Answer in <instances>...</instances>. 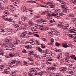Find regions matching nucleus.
I'll list each match as a JSON object with an SVG mask.
<instances>
[{"instance_id":"f257e3e1","label":"nucleus","mask_w":76,"mask_h":76,"mask_svg":"<svg viewBox=\"0 0 76 76\" xmlns=\"http://www.w3.org/2000/svg\"><path fill=\"white\" fill-rule=\"evenodd\" d=\"M5 40L6 41L3 42L2 44H0V45H1L2 48L4 47L5 48V50H7V49H6L9 47V44H7V43L10 41L11 39H9V37H7L6 39Z\"/></svg>"},{"instance_id":"f03ea898","label":"nucleus","mask_w":76,"mask_h":76,"mask_svg":"<svg viewBox=\"0 0 76 76\" xmlns=\"http://www.w3.org/2000/svg\"><path fill=\"white\" fill-rule=\"evenodd\" d=\"M4 15H3L2 17L3 18H4L3 19H4L5 20H8L9 22L11 21V20H12V19L11 18H6L5 17L6 16H7V15H9V12L8 11V10H7V11L4 12Z\"/></svg>"},{"instance_id":"7ed1b4c3","label":"nucleus","mask_w":76,"mask_h":76,"mask_svg":"<svg viewBox=\"0 0 76 76\" xmlns=\"http://www.w3.org/2000/svg\"><path fill=\"white\" fill-rule=\"evenodd\" d=\"M69 31L70 33H74L73 35H76V30L75 28L73 27H70L69 28Z\"/></svg>"},{"instance_id":"20e7f679","label":"nucleus","mask_w":76,"mask_h":76,"mask_svg":"<svg viewBox=\"0 0 76 76\" xmlns=\"http://www.w3.org/2000/svg\"><path fill=\"white\" fill-rule=\"evenodd\" d=\"M7 50H11L12 51H14L15 50V48H13V44L11 43H9V47H8L7 48Z\"/></svg>"},{"instance_id":"39448f33","label":"nucleus","mask_w":76,"mask_h":76,"mask_svg":"<svg viewBox=\"0 0 76 76\" xmlns=\"http://www.w3.org/2000/svg\"><path fill=\"white\" fill-rule=\"evenodd\" d=\"M21 10L24 12H26L28 11V9L26 8V7L24 6H22L21 7Z\"/></svg>"},{"instance_id":"423d86ee","label":"nucleus","mask_w":76,"mask_h":76,"mask_svg":"<svg viewBox=\"0 0 76 76\" xmlns=\"http://www.w3.org/2000/svg\"><path fill=\"white\" fill-rule=\"evenodd\" d=\"M9 8L11 12H15V7H13V6L10 5L9 6Z\"/></svg>"},{"instance_id":"0eeeda50","label":"nucleus","mask_w":76,"mask_h":76,"mask_svg":"<svg viewBox=\"0 0 76 76\" xmlns=\"http://www.w3.org/2000/svg\"><path fill=\"white\" fill-rule=\"evenodd\" d=\"M52 32H54V35H57L58 36V34H57L58 33V31H56L55 30V28H51Z\"/></svg>"},{"instance_id":"6e6552de","label":"nucleus","mask_w":76,"mask_h":76,"mask_svg":"<svg viewBox=\"0 0 76 76\" xmlns=\"http://www.w3.org/2000/svg\"><path fill=\"white\" fill-rule=\"evenodd\" d=\"M26 34H27V32L26 31H24L22 32L21 35L20 36V38H22V37H25L26 36Z\"/></svg>"},{"instance_id":"1a4fd4ad","label":"nucleus","mask_w":76,"mask_h":76,"mask_svg":"<svg viewBox=\"0 0 76 76\" xmlns=\"http://www.w3.org/2000/svg\"><path fill=\"white\" fill-rule=\"evenodd\" d=\"M17 61L16 60H11L10 61V65H12V66H15V63H16Z\"/></svg>"},{"instance_id":"9d476101","label":"nucleus","mask_w":76,"mask_h":76,"mask_svg":"<svg viewBox=\"0 0 76 76\" xmlns=\"http://www.w3.org/2000/svg\"><path fill=\"white\" fill-rule=\"evenodd\" d=\"M69 24H67L65 25V26L62 28V29L64 30H67V29H69Z\"/></svg>"},{"instance_id":"9b49d317","label":"nucleus","mask_w":76,"mask_h":76,"mask_svg":"<svg viewBox=\"0 0 76 76\" xmlns=\"http://www.w3.org/2000/svg\"><path fill=\"white\" fill-rule=\"evenodd\" d=\"M3 54H4V50L2 49H0V56H1V58L2 56H4Z\"/></svg>"},{"instance_id":"f8f14e48","label":"nucleus","mask_w":76,"mask_h":76,"mask_svg":"<svg viewBox=\"0 0 76 76\" xmlns=\"http://www.w3.org/2000/svg\"><path fill=\"white\" fill-rule=\"evenodd\" d=\"M61 11V10L60 9H57L55 11V13L57 14L58 13H60Z\"/></svg>"},{"instance_id":"ddd939ff","label":"nucleus","mask_w":76,"mask_h":76,"mask_svg":"<svg viewBox=\"0 0 76 76\" xmlns=\"http://www.w3.org/2000/svg\"><path fill=\"white\" fill-rule=\"evenodd\" d=\"M59 69L62 73H63L64 72V71H66V69L64 68H61Z\"/></svg>"},{"instance_id":"4468645a","label":"nucleus","mask_w":76,"mask_h":76,"mask_svg":"<svg viewBox=\"0 0 76 76\" xmlns=\"http://www.w3.org/2000/svg\"><path fill=\"white\" fill-rule=\"evenodd\" d=\"M20 42V41L19 40H15L13 42V44H18L19 42Z\"/></svg>"},{"instance_id":"2eb2a0df","label":"nucleus","mask_w":76,"mask_h":76,"mask_svg":"<svg viewBox=\"0 0 76 76\" xmlns=\"http://www.w3.org/2000/svg\"><path fill=\"white\" fill-rule=\"evenodd\" d=\"M28 23H29V25L32 26L34 25V23L32 22V20H30L28 21Z\"/></svg>"},{"instance_id":"dca6fc26","label":"nucleus","mask_w":76,"mask_h":76,"mask_svg":"<svg viewBox=\"0 0 76 76\" xmlns=\"http://www.w3.org/2000/svg\"><path fill=\"white\" fill-rule=\"evenodd\" d=\"M50 61H53V59H49L48 60H47V61L48 62V64H51V63L50 62Z\"/></svg>"},{"instance_id":"f3484780","label":"nucleus","mask_w":76,"mask_h":76,"mask_svg":"<svg viewBox=\"0 0 76 76\" xmlns=\"http://www.w3.org/2000/svg\"><path fill=\"white\" fill-rule=\"evenodd\" d=\"M69 58H70L69 57V56H66L65 58V60H66L65 61H66V62L69 61Z\"/></svg>"},{"instance_id":"a211bd4d","label":"nucleus","mask_w":76,"mask_h":76,"mask_svg":"<svg viewBox=\"0 0 76 76\" xmlns=\"http://www.w3.org/2000/svg\"><path fill=\"white\" fill-rule=\"evenodd\" d=\"M7 32L8 34H12V30L11 29H9L7 30Z\"/></svg>"},{"instance_id":"6ab92c4d","label":"nucleus","mask_w":76,"mask_h":76,"mask_svg":"<svg viewBox=\"0 0 76 76\" xmlns=\"http://www.w3.org/2000/svg\"><path fill=\"white\" fill-rule=\"evenodd\" d=\"M14 27L15 28H16V30L17 31V30H18V29H19V27L18 25L16 24L14 26Z\"/></svg>"},{"instance_id":"aec40b11","label":"nucleus","mask_w":76,"mask_h":76,"mask_svg":"<svg viewBox=\"0 0 76 76\" xmlns=\"http://www.w3.org/2000/svg\"><path fill=\"white\" fill-rule=\"evenodd\" d=\"M43 21H44V19H41L37 20V22L38 23H42V22H43Z\"/></svg>"},{"instance_id":"412c9836","label":"nucleus","mask_w":76,"mask_h":76,"mask_svg":"<svg viewBox=\"0 0 76 76\" xmlns=\"http://www.w3.org/2000/svg\"><path fill=\"white\" fill-rule=\"evenodd\" d=\"M48 51V50H46L45 51H44L43 52H42V54H48L47 52Z\"/></svg>"},{"instance_id":"4be33fe9","label":"nucleus","mask_w":76,"mask_h":76,"mask_svg":"<svg viewBox=\"0 0 76 76\" xmlns=\"http://www.w3.org/2000/svg\"><path fill=\"white\" fill-rule=\"evenodd\" d=\"M20 53L18 52L15 54H14V57H16V56H20Z\"/></svg>"},{"instance_id":"5701e85b","label":"nucleus","mask_w":76,"mask_h":76,"mask_svg":"<svg viewBox=\"0 0 76 76\" xmlns=\"http://www.w3.org/2000/svg\"><path fill=\"white\" fill-rule=\"evenodd\" d=\"M29 2H31V3H36L37 2V0H32L30 1H28Z\"/></svg>"},{"instance_id":"b1692460","label":"nucleus","mask_w":76,"mask_h":76,"mask_svg":"<svg viewBox=\"0 0 76 76\" xmlns=\"http://www.w3.org/2000/svg\"><path fill=\"white\" fill-rule=\"evenodd\" d=\"M34 26L35 27H40V28L41 27H43L42 25H39L38 24H35L34 25Z\"/></svg>"},{"instance_id":"393cba45","label":"nucleus","mask_w":76,"mask_h":76,"mask_svg":"<svg viewBox=\"0 0 76 76\" xmlns=\"http://www.w3.org/2000/svg\"><path fill=\"white\" fill-rule=\"evenodd\" d=\"M46 64H43L41 65V67L42 68H43V67L45 68L46 67Z\"/></svg>"},{"instance_id":"a878e982","label":"nucleus","mask_w":76,"mask_h":76,"mask_svg":"<svg viewBox=\"0 0 76 76\" xmlns=\"http://www.w3.org/2000/svg\"><path fill=\"white\" fill-rule=\"evenodd\" d=\"M58 26H61V27H63V26H64V24H63V23H60L59 24Z\"/></svg>"},{"instance_id":"bb28decb","label":"nucleus","mask_w":76,"mask_h":76,"mask_svg":"<svg viewBox=\"0 0 76 76\" xmlns=\"http://www.w3.org/2000/svg\"><path fill=\"white\" fill-rule=\"evenodd\" d=\"M43 3L44 4H47V5H50V4H53V3L51 2H48V3H47V2H44Z\"/></svg>"},{"instance_id":"cd10ccee","label":"nucleus","mask_w":76,"mask_h":76,"mask_svg":"<svg viewBox=\"0 0 76 76\" xmlns=\"http://www.w3.org/2000/svg\"><path fill=\"white\" fill-rule=\"evenodd\" d=\"M66 10H69V7H66L64 9V12H65V13H67V12L66 11Z\"/></svg>"},{"instance_id":"c85d7f7f","label":"nucleus","mask_w":76,"mask_h":76,"mask_svg":"<svg viewBox=\"0 0 76 76\" xmlns=\"http://www.w3.org/2000/svg\"><path fill=\"white\" fill-rule=\"evenodd\" d=\"M62 46L63 47H64V48H67V44H62Z\"/></svg>"},{"instance_id":"c756f323","label":"nucleus","mask_w":76,"mask_h":76,"mask_svg":"<svg viewBox=\"0 0 76 76\" xmlns=\"http://www.w3.org/2000/svg\"><path fill=\"white\" fill-rule=\"evenodd\" d=\"M28 64V62L26 61H24L23 63V64L24 66H26Z\"/></svg>"},{"instance_id":"7c9ffc66","label":"nucleus","mask_w":76,"mask_h":76,"mask_svg":"<svg viewBox=\"0 0 76 76\" xmlns=\"http://www.w3.org/2000/svg\"><path fill=\"white\" fill-rule=\"evenodd\" d=\"M34 32H29L28 33V35H34Z\"/></svg>"},{"instance_id":"2f4dec72","label":"nucleus","mask_w":76,"mask_h":76,"mask_svg":"<svg viewBox=\"0 0 76 76\" xmlns=\"http://www.w3.org/2000/svg\"><path fill=\"white\" fill-rule=\"evenodd\" d=\"M32 48V46H26V48L27 49H28V48Z\"/></svg>"},{"instance_id":"473e14b6","label":"nucleus","mask_w":76,"mask_h":76,"mask_svg":"<svg viewBox=\"0 0 76 76\" xmlns=\"http://www.w3.org/2000/svg\"><path fill=\"white\" fill-rule=\"evenodd\" d=\"M69 18H72V17H74L75 16V15L74 14H71L70 15H69Z\"/></svg>"},{"instance_id":"72a5a7b5","label":"nucleus","mask_w":76,"mask_h":76,"mask_svg":"<svg viewBox=\"0 0 76 76\" xmlns=\"http://www.w3.org/2000/svg\"><path fill=\"white\" fill-rule=\"evenodd\" d=\"M39 28H40V27H35L34 28H35V30L36 31H38V30L39 29Z\"/></svg>"},{"instance_id":"f704fd0d","label":"nucleus","mask_w":76,"mask_h":76,"mask_svg":"<svg viewBox=\"0 0 76 76\" xmlns=\"http://www.w3.org/2000/svg\"><path fill=\"white\" fill-rule=\"evenodd\" d=\"M32 69V70L30 71V72H34L36 71V70L34 68H31Z\"/></svg>"},{"instance_id":"c9c22d12","label":"nucleus","mask_w":76,"mask_h":76,"mask_svg":"<svg viewBox=\"0 0 76 76\" xmlns=\"http://www.w3.org/2000/svg\"><path fill=\"white\" fill-rule=\"evenodd\" d=\"M4 66L3 65H0V69H4Z\"/></svg>"},{"instance_id":"e433bc0d","label":"nucleus","mask_w":76,"mask_h":76,"mask_svg":"<svg viewBox=\"0 0 76 76\" xmlns=\"http://www.w3.org/2000/svg\"><path fill=\"white\" fill-rule=\"evenodd\" d=\"M71 2L72 3H74V4H76V0H71Z\"/></svg>"},{"instance_id":"4c0bfd02","label":"nucleus","mask_w":76,"mask_h":76,"mask_svg":"<svg viewBox=\"0 0 76 76\" xmlns=\"http://www.w3.org/2000/svg\"><path fill=\"white\" fill-rule=\"evenodd\" d=\"M38 50L39 51V52H42V49H41V48L39 47L38 48Z\"/></svg>"},{"instance_id":"58836bf2","label":"nucleus","mask_w":76,"mask_h":76,"mask_svg":"<svg viewBox=\"0 0 76 76\" xmlns=\"http://www.w3.org/2000/svg\"><path fill=\"white\" fill-rule=\"evenodd\" d=\"M42 26H43V27H40L39 28V29H40V30H41V31H44V28L43 25H42Z\"/></svg>"},{"instance_id":"ea45409f","label":"nucleus","mask_w":76,"mask_h":76,"mask_svg":"<svg viewBox=\"0 0 76 76\" xmlns=\"http://www.w3.org/2000/svg\"><path fill=\"white\" fill-rule=\"evenodd\" d=\"M34 35L35 37H39V36L38 35V34H35V33H34Z\"/></svg>"},{"instance_id":"a19ab883","label":"nucleus","mask_w":76,"mask_h":76,"mask_svg":"<svg viewBox=\"0 0 76 76\" xmlns=\"http://www.w3.org/2000/svg\"><path fill=\"white\" fill-rule=\"evenodd\" d=\"M55 45H56V46H59V45H60V44L59 43H58L57 42H56L55 43Z\"/></svg>"},{"instance_id":"79ce46f5","label":"nucleus","mask_w":76,"mask_h":76,"mask_svg":"<svg viewBox=\"0 0 76 76\" xmlns=\"http://www.w3.org/2000/svg\"><path fill=\"white\" fill-rule=\"evenodd\" d=\"M5 70H8V71H7V72H10V69L9 68H6Z\"/></svg>"},{"instance_id":"37998d69","label":"nucleus","mask_w":76,"mask_h":76,"mask_svg":"<svg viewBox=\"0 0 76 76\" xmlns=\"http://www.w3.org/2000/svg\"><path fill=\"white\" fill-rule=\"evenodd\" d=\"M47 72L48 73V74L46 76H53V75H51V74L49 75V74L50 73V72L48 71Z\"/></svg>"},{"instance_id":"c03bdc74","label":"nucleus","mask_w":76,"mask_h":76,"mask_svg":"<svg viewBox=\"0 0 76 76\" xmlns=\"http://www.w3.org/2000/svg\"><path fill=\"white\" fill-rule=\"evenodd\" d=\"M58 57L60 58H61L62 56H61V53H60L59 54H58Z\"/></svg>"},{"instance_id":"a18cd8bd","label":"nucleus","mask_w":76,"mask_h":76,"mask_svg":"<svg viewBox=\"0 0 76 76\" xmlns=\"http://www.w3.org/2000/svg\"><path fill=\"white\" fill-rule=\"evenodd\" d=\"M9 56L10 57H13L14 56V54H9Z\"/></svg>"},{"instance_id":"49530a36","label":"nucleus","mask_w":76,"mask_h":76,"mask_svg":"<svg viewBox=\"0 0 76 76\" xmlns=\"http://www.w3.org/2000/svg\"><path fill=\"white\" fill-rule=\"evenodd\" d=\"M75 55H72L70 56V57L72 58V59H73L74 60V58H75Z\"/></svg>"},{"instance_id":"de8ad7c7","label":"nucleus","mask_w":76,"mask_h":76,"mask_svg":"<svg viewBox=\"0 0 76 76\" xmlns=\"http://www.w3.org/2000/svg\"><path fill=\"white\" fill-rule=\"evenodd\" d=\"M23 25H24V26H26H26H28V24H27V23H23Z\"/></svg>"},{"instance_id":"09e8293b","label":"nucleus","mask_w":76,"mask_h":76,"mask_svg":"<svg viewBox=\"0 0 76 76\" xmlns=\"http://www.w3.org/2000/svg\"><path fill=\"white\" fill-rule=\"evenodd\" d=\"M28 75L29 76H34L33 75H32V73L29 72Z\"/></svg>"},{"instance_id":"8fccbe9b","label":"nucleus","mask_w":76,"mask_h":76,"mask_svg":"<svg viewBox=\"0 0 76 76\" xmlns=\"http://www.w3.org/2000/svg\"><path fill=\"white\" fill-rule=\"evenodd\" d=\"M72 22H75L76 21V18H73L72 19Z\"/></svg>"},{"instance_id":"3c124183","label":"nucleus","mask_w":76,"mask_h":76,"mask_svg":"<svg viewBox=\"0 0 76 76\" xmlns=\"http://www.w3.org/2000/svg\"><path fill=\"white\" fill-rule=\"evenodd\" d=\"M41 47L42 48H45V46H44L43 44L41 45Z\"/></svg>"},{"instance_id":"603ef678","label":"nucleus","mask_w":76,"mask_h":76,"mask_svg":"<svg viewBox=\"0 0 76 76\" xmlns=\"http://www.w3.org/2000/svg\"><path fill=\"white\" fill-rule=\"evenodd\" d=\"M52 16H56V15H57V14H55L54 13H53L51 14Z\"/></svg>"},{"instance_id":"864d4df0","label":"nucleus","mask_w":76,"mask_h":76,"mask_svg":"<svg viewBox=\"0 0 76 76\" xmlns=\"http://www.w3.org/2000/svg\"><path fill=\"white\" fill-rule=\"evenodd\" d=\"M22 52L23 53H26V50L25 49H23L22 50Z\"/></svg>"},{"instance_id":"5fc2aeb1","label":"nucleus","mask_w":76,"mask_h":76,"mask_svg":"<svg viewBox=\"0 0 76 76\" xmlns=\"http://www.w3.org/2000/svg\"><path fill=\"white\" fill-rule=\"evenodd\" d=\"M64 14L63 13H59L58 14V15H59V16H63V15H64Z\"/></svg>"},{"instance_id":"6e6d98bb","label":"nucleus","mask_w":76,"mask_h":76,"mask_svg":"<svg viewBox=\"0 0 76 76\" xmlns=\"http://www.w3.org/2000/svg\"><path fill=\"white\" fill-rule=\"evenodd\" d=\"M31 30H32V31H36L35 30V27L32 28H31Z\"/></svg>"},{"instance_id":"4d7b16f0","label":"nucleus","mask_w":76,"mask_h":76,"mask_svg":"<svg viewBox=\"0 0 76 76\" xmlns=\"http://www.w3.org/2000/svg\"><path fill=\"white\" fill-rule=\"evenodd\" d=\"M42 73L41 72H40L38 73V75H39V76H42Z\"/></svg>"},{"instance_id":"13d9d810","label":"nucleus","mask_w":76,"mask_h":76,"mask_svg":"<svg viewBox=\"0 0 76 76\" xmlns=\"http://www.w3.org/2000/svg\"><path fill=\"white\" fill-rule=\"evenodd\" d=\"M47 69L48 70H51V67H48L47 68Z\"/></svg>"},{"instance_id":"bf43d9fd","label":"nucleus","mask_w":76,"mask_h":76,"mask_svg":"<svg viewBox=\"0 0 76 76\" xmlns=\"http://www.w3.org/2000/svg\"><path fill=\"white\" fill-rule=\"evenodd\" d=\"M51 69H52V70H55V69H56V68L52 66L51 67Z\"/></svg>"},{"instance_id":"052dcab7","label":"nucleus","mask_w":76,"mask_h":76,"mask_svg":"<svg viewBox=\"0 0 76 76\" xmlns=\"http://www.w3.org/2000/svg\"><path fill=\"white\" fill-rule=\"evenodd\" d=\"M49 6H50V8H53L54 7V5H53L52 4L49 5Z\"/></svg>"},{"instance_id":"680f3d73","label":"nucleus","mask_w":76,"mask_h":76,"mask_svg":"<svg viewBox=\"0 0 76 76\" xmlns=\"http://www.w3.org/2000/svg\"><path fill=\"white\" fill-rule=\"evenodd\" d=\"M23 23L21 21H20L18 23L19 24H20V25H23Z\"/></svg>"},{"instance_id":"e2e57ef3","label":"nucleus","mask_w":76,"mask_h":76,"mask_svg":"<svg viewBox=\"0 0 76 76\" xmlns=\"http://www.w3.org/2000/svg\"><path fill=\"white\" fill-rule=\"evenodd\" d=\"M58 51V52H61V49H58L57 50L55 51Z\"/></svg>"},{"instance_id":"0e129e2a","label":"nucleus","mask_w":76,"mask_h":76,"mask_svg":"<svg viewBox=\"0 0 76 76\" xmlns=\"http://www.w3.org/2000/svg\"><path fill=\"white\" fill-rule=\"evenodd\" d=\"M13 4L15 6H18V4L16 2H14Z\"/></svg>"},{"instance_id":"69168bd1","label":"nucleus","mask_w":76,"mask_h":76,"mask_svg":"<svg viewBox=\"0 0 76 76\" xmlns=\"http://www.w3.org/2000/svg\"><path fill=\"white\" fill-rule=\"evenodd\" d=\"M50 41H51V42H54V39L53 38H51L50 39Z\"/></svg>"},{"instance_id":"338daca9","label":"nucleus","mask_w":76,"mask_h":76,"mask_svg":"<svg viewBox=\"0 0 76 76\" xmlns=\"http://www.w3.org/2000/svg\"><path fill=\"white\" fill-rule=\"evenodd\" d=\"M69 37H70L71 38H74V36L71 34H69Z\"/></svg>"},{"instance_id":"774afa93","label":"nucleus","mask_w":76,"mask_h":76,"mask_svg":"<svg viewBox=\"0 0 76 76\" xmlns=\"http://www.w3.org/2000/svg\"><path fill=\"white\" fill-rule=\"evenodd\" d=\"M73 40L75 42H76V37H74Z\"/></svg>"}]
</instances>
